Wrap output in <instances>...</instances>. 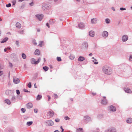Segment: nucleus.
<instances>
[{"label": "nucleus", "mask_w": 132, "mask_h": 132, "mask_svg": "<svg viewBox=\"0 0 132 132\" xmlns=\"http://www.w3.org/2000/svg\"><path fill=\"white\" fill-rule=\"evenodd\" d=\"M102 70L104 73L107 75H110L112 73V72L111 69L107 66H105L103 67Z\"/></svg>", "instance_id": "f257e3e1"}, {"label": "nucleus", "mask_w": 132, "mask_h": 132, "mask_svg": "<svg viewBox=\"0 0 132 132\" xmlns=\"http://www.w3.org/2000/svg\"><path fill=\"white\" fill-rule=\"evenodd\" d=\"M40 60V58H39L37 61H35V60L34 58L32 59L31 60V62L32 64H37L39 62Z\"/></svg>", "instance_id": "f03ea898"}, {"label": "nucleus", "mask_w": 132, "mask_h": 132, "mask_svg": "<svg viewBox=\"0 0 132 132\" xmlns=\"http://www.w3.org/2000/svg\"><path fill=\"white\" fill-rule=\"evenodd\" d=\"M13 82L15 84L19 83L20 82L19 79L18 78H16L15 77L13 78Z\"/></svg>", "instance_id": "7ed1b4c3"}, {"label": "nucleus", "mask_w": 132, "mask_h": 132, "mask_svg": "<svg viewBox=\"0 0 132 132\" xmlns=\"http://www.w3.org/2000/svg\"><path fill=\"white\" fill-rule=\"evenodd\" d=\"M108 32L106 31H104L102 33V36L104 37H107L108 36Z\"/></svg>", "instance_id": "20e7f679"}, {"label": "nucleus", "mask_w": 132, "mask_h": 132, "mask_svg": "<svg viewBox=\"0 0 132 132\" xmlns=\"http://www.w3.org/2000/svg\"><path fill=\"white\" fill-rule=\"evenodd\" d=\"M36 16L40 21L41 20L43 17V16L42 14H37Z\"/></svg>", "instance_id": "39448f33"}, {"label": "nucleus", "mask_w": 132, "mask_h": 132, "mask_svg": "<svg viewBox=\"0 0 132 132\" xmlns=\"http://www.w3.org/2000/svg\"><path fill=\"white\" fill-rule=\"evenodd\" d=\"M122 40L123 42H125L128 39V37L126 35H124L122 37Z\"/></svg>", "instance_id": "423d86ee"}, {"label": "nucleus", "mask_w": 132, "mask_h": 132, "mask_svg": "<svg viewBox=\"0 0 132 132\" xmlns=\"http://www.w3.org/2000/svg\"><path fill=\"white\" fill-rule=\"evenodd\" d=\"M47 123L49 126H52L54 125L53 122L51 120H48Z\"/></svg>", "instance_id": "0eeeda50"}, {"label": "nucleus", "mask_w": 132, "mask_h": 132, "mask_svg": "<svg viewBox=\"0 0 132 132\" xmlns=\"http://www.w3.org/2000/svg\"><path fill=\"white\" fill-rule=\"evenodd\" d=\"M26 106L28 109H30L32 107V104L31 103H29L27 104Z\"/></svg>", "instance_id": "6e6552de"}, {"label": "nucleus", "mask_w": 132, "mask_h": 132, "mask_svg": "<svg viewBox=\"0 0 132 132\" xmlns=\"http://www.w3.org/2000/svg\"><path fill=\"white\" fill-rule=\"evenodd\" d=\"M48 6L47 4H44L42 6V8L44 10L48 9Z\"/></svg>", "instance_id": "1a4fd4ad"}, {"label": "nucleus", "mask_w": 132, "mask_h": 132, "mask_svg": "<svg viewBox=\"0 0 132 132\" xmlns=\"http://www.w3.org/2000/svg\"><path fill=\"white\" fill-rule=\"evenodd\" d=\"M78 26L79 28L81 29L84 28L85 25L82 23L80 22L78 24Z\"/></svg>", "instance_id": "9d476101"}, {"label": "nucleus", "mask_w": 132, "mask_h": 132, "mask_svg": "<svg viewBox=\"0 0 132 132\" xmlns=\"http://www.w3.org/2000/svg\"><path fill=\"white\" fill-rule=\"evenodd\" d=\"M110 111H115L116 110V108L112 105H111L110 106Z\"/></svg>", "instance_id": "9b49d317"}, {"label": "nucleus", "mask_w": 132, "mask_h": 132, "mask_svg": "<svg viewBox=\"0 0 132 132\" xmlns=\"http://www.w3.org/2000/svg\"><path fill=\"white\" fill-rule=\"evenodd\" d=\"M48 114L50 116L52 117L54 114V112L52 110H50L48 112Z\"/></svg>", "instance_id": "f8f14e48"}, {"label": "nucleus", "mask_w": 132, "mask_h": 132, "mask_svg": "<svg viewBox=\"0 0 132 132\" xmlns=\"http://www.w3.org/2000/svg\"><path fill=\"white\" fill-rule=\"evenodd\" d=\"M89 35L90 36L94 37V32L93 31H90L89 32Z\"/></svg>", "instance_id": "ddd939ff"}, {"label": "nucleus", "mask_w": 132, "mask_h": 132, "mask_svg": "<svg viewBox=\"0 0 132 132\" xmlns=\"http://www.w3.org/2000/svg\"><path fill=\"white\" fill-rule=\"evenodd\" d=\"M125 91L127 93H131V91L129 88H125L124 89Z\"/></svg>", "instance_id": "4468645a"}, {"label": "nucleus", "mask_w": 132, "mask_h": 132, "mask_svg": "<svg viewBox=\"0 0 132 132\" xmlns=\"http://www.w3.org/2000/svg\"><path fill=\"white\" fill-rule=\"evenodd\" d=\"M107 101L106 100H103L101 101V103L102 104H106L107 103Z\"/></svg>", "instance_id": "2eb2a0df"}, {"label": "nucleus", "mask_w": 132, "mask_h": 132, "mask_svg": "<svg viewBox=\"0 0 132 132\" xmlns=\"http://www.w3.org/2000/svg\"><path fill=\"white\" fill-rule=\"evenodd\" d=\"M84 57L82 56H80L78 59V60L80 61H84Z\"/></svg>", "instance_id": "dca6fc26"}, {"label": "nucleus", "mask_w": 132, "mask_h": 132, "mask_svg": "<svg viewBox=\"0 0 132 132\" xmlns=\"http://www.w3.org/2000/svg\"><path fill=\"white\" fill-rule=\"evenodd\" d=\"M16 26L17 28H20L21 27L20 24L19 22H17L16 23Z\"/></svg>", "instance_id": "f3484780"}, {"label": "nucleus", "mask_w": 132, "mask_h": 132, "mask_svg": "<svg viewBox=\"0 0 132 132\" xmlns=\"http://www.w3.org/2000/svg\"><path fill=\"white\" fill-rule=\"evenodd\" d=\"M35 54L36 55H39L40 54V52L38 49L36 50L35 52Z\"/></svg>", "instance_id": "a211bd4d"}, {"label": "nucleus", "mask_w": 132, "mask_h": 132, "mask_svg": "<svg viewBox=\"0 0 132 132\" xmlns=\"http://www.w3.org/2000/svg\"><path fill=\"white\" fill-rule=\"evenodd\" d=\"M8 38L7 37H5L1 42L2 43H4L6 42L8 40Z\"/></svg>", "instance_id": "6ab92c4d"}, {"label": "nucleus", "mask_w": 132, "mask_h": 132, "mask_svg": "<svg viewBox=\"0 0 132 132\" xmlns=\"http://www.w3.org/2000/svg\"><path fill=\"white\" fill-rule=\"evenodd\" d=\"M97 19H92L91 22L92 23H95L97 22Z\"/></svg>", "instance_id": "aec40b11"}, {"label": "nucleus", "mask_w": 132, "mask_h": 132, "mask_svg": "<svg viewBox=\"0 0 132 132\" xmlns=\"http://www.w3.org/2000/svg\"><path fill=\"white\" fill-rule=\"evenodd\" d=\"M127 123H131L132 122V120L131 118H129L127 120Z\"/></svg>", "instance_id": "412c9836"}, {"label": "nucleus", "mask_w": 132, "mask_h": 132, "mask_svg": "<svg viewBox=\"0 0 132 132\" xmlns=\"http://www.w3.org/2000/svg\"><path fill=\"white\" fill-rule=\"evenodd\" d=\"M92 59H94V60H93V62H94V64H97L98 63V62H97V60L95 59H94V57H93Z\"/></svg>", "instance_id": "4be33fe9"}, {"label": "nucleus", "mask_w": 132, "mask_h": 132, "mask_svg": "<svg viewBox=\"0 0 132 132\" xmlns=\"http://www.w3.org/2000/svg\"><path fill=\"white\" fill-rule=\"evenodd\" d=\"M5 102L8 104H11L10 101L8 99L5 100Z\"/></svg>", "instance_id": "5701e85b"}, {"label": "nucleus", "mask_w": 132, "mask_h": 132, "mask_svg": "<svg viewBox=\"0 0 132 132\" xmlns=\"http://www.w3.org/2000/svg\"><path fill=\"white\" fill-rule=\"evenodd\" d=\"M42 97V96L40 95H38L37 98V100H40Z\"/></svg>", "instance_id": "b1692460"}, {"label": "nucleus", "mask_w": 132, "mask_h": 132, "mask_svg": "<svg viewBox=\"0 0 132 132\" xmlns=\"http://www.w3.org/2000/svg\"><path fill=\"white\" fill-rule=\"evenodd\" d=\"M43 43V41H40L39 43V46L40 47H42V44Z\"/></svg>", "instance_id": "393cba45"}, {"label": "nucleus", "mask_w": 132, "mask_h": 132, "mask_svg": "<svg viewBox=\"0 0 132 132\" xmlns=\"http://www.w3.org/2000/svg\"><path fill=\"white\" fill-rule=\"evenodd\" d=\"M32 121L28 122L27 123V125L28 126H30L32 124Z\"/></svg>", "instance_id": "a878e982"}, {"label": "nucleus", "mask_w": 132, "mask_h": 132, "mask_svg": "<svg viewBox=\"0 0 132 132\" xmlns=\"http://www.w3.org/2000/svg\"><path fill=\"white\" fill-rule=\"evenodd\" d=\"M43 69L45 71H47L48 69V68L46 66L43 67Z\"/></svg>", "instance_id": "bb28decb"}, {"label": "nucleus", "mask_w": 132, "mask_h": 132, "mask_svg": "<svg viewBox=\"0 0 132 132\" xmlns=\"http://www.w3.org/2000/svg\"><path fill=\"white\" fill-rule=\"evenodd\" d=\"M22 57L23 59H25L26 58V55L24 53H22Z\"/></svg>", "instance_id": "cd10ccee"}, {"label": "nucleus", "mask_w": 132, "mask_h": 132, "mask_svg": "<svg viewBox=\"0 0 132 132\" xmlns=\"http://www.w3.org/2000/svg\"><path fill=\"white\" fill-rule=\"evenodd\" d=\"M77 131L79 132H83L82 129V128H80L78 129H77Z\"/></svg>", "instance_id": "c85d7f7f"}, {"label": "nucleus", "mask_w": 132, "mask_h": 132, "mask_svg": "<svg viewBox=\"0 0 132 132\" xmlns=\"http://www.w3.org/2000/svg\"><path fill=\"white\" fill-rule=\"evenodd\" d=\"M105 21L106 23H110V20L108 19H106L105 20Z\"/></svg>", "instance_id": "c756f323"}, {"label": "nucleus", "mask_w": 132, "mask_h": 132, "mask_svg": "<svg viewBox=\"0 0 132 132\" xmlns=\"http://www.w3.org/2000/svg\"><path fill=\"white\" fill-rule=\"evenodd\" d=\"M11 91L9 90H6V93L7 95H9V93H11Z\"/></svg>", "instance_id": "7c9ffc66"}, {"label": "nucleus", "mask_w": 132, "mask_h": 132, "mask_svg": "<svg viewBox=\"0 0 132 132\" xmlns=\"http://www.w3.org/2000/svg\"><path fill=\"white\" fill-rule=\"evenodd\" d=\"M57 60L58 61H61V59L60 57H57Z\"/></svg>", "instance_id": "2f4dec72"}, {"label": "nucleus", "mask_w": 132, "mask_h": 132, "mask_svg": "<svg viewBox=\"0 0 132 132\" xmlns=\"http://www.w3.org/2000/svg\"><path fill=\"white\" fill-rule=\"evenodd\" d=\"M32 42L34 45H36L37 44V43H36V41L35 40H34V39L33 40H32Z\"/></svg>", "instance_id": "473e14b6"}, {"label": "nucleus", "mask_w": 132, "mask_h": 132, "mask_svg": "<svg viewBox=\"0 0 132 132\" xmlns=\"http://www.w3.org/2000/svg\"><path fill=\"white\" fill-rule=\"evenodd\" d=\"M16 2V0H13L12 2L13 3V5H15Z\"/></svg>", "instance_id": "72a5a7b5"}, {"label": "nucleus", "mask_w": 132, "mask_h": 132, "mask_svg": "<svg viewBox=\"0 0 132 132\" xmlns=\"http://www.w3.org/2000/svg\"><path fill=\"white\" fill-rule=\"evenodd\" d=\"M28 86L29 88H30L31 87V83L30 82L28 84Z\"/></svg>", "instance_id": "f704fd0d"}, {"label": "nucleus", "mask_w": 132, "mask_h": 132, "mask_svg": "<svg viewBox=\"0 0 132 132\" xmlns=\"http://www.w3.org/2000/svg\"><path fill=\"white\" fill-rule=\"evenodd\" d=\"M54 98H57L58 97L57 95L56 94H54Z\"/></svg>", "instance_id": "c9c22d12"}, {"label": "nucleus", "mask_w": 132, "mask_h": 132, "mask_svg": "<svg viewBox=\"0 0 132 132\" xmlns=\"http://www.w3.org/2000/svg\"><path fill=\"white\" fill-rule=\"evenodd\" d=\"M70 58L71 60H73L75 58V57L73 55H71L70 56Z\"/></svg>", "instance_id": "e433bc0d"}, {"label": "nucleus", "mask_w": 132, "mask_h": 132, "mask_svg": "<svg viewBox=\"0 0 132 132\" xmlns=\"http://www.w3.org/2000/svg\"><path fill=\"white\" fill-rule=\"evenodd\" d=\"M16 92L18 95H19L20 94V92L19 90H16Z\"/></svg>", "instance_id": "4c0bfd02"}, {"label": "nucleus", "mask_w": 132, "mask_h": 132, "mask_svg": "<svg viewBox=\"0 0 132 132\" xmlns=\"http://www.w3.org/2000/svg\"><path fill=\"white\" fill-rule=\"evenodd\" d=\"M11 4L10 3H9L8 4H6V6L7 7H10L11 6Z\"/></svg>", "instance_id": "58836bf2"}, {"label": "nucleus", "mask_w": 132, "mask_h": 132, "mask_svg": "<svg viewBox=\"0 0 132 132\" xmlns=\"http://www.w3.org/2000/svg\"><path fill=\"white\" fill-rule=\"evenodd\" d=\"M21 110L22 111V112L23 113L24 112L26 111V110H25V109H24L23 108H22L21 109Z\"/></svg>", "instance_id": "ea45409f"}, {"label": "nucleus", "mask_w": 132, "mask_h": 132, "mask_svg": "<svg viewBox=\"0 0 132 132\" xmlns=\"http://www.w3.org/2000/svg\"><path fill=\"white\" fill-rule=\"evenodd\" d=\"M55 121L57 122H59L60 121V120L58 118L56 119H55Z\"/></svg>", "instance_id": "a19ab883"}, {"label": "nucleus", "mask_w": 132, "mask_h": 132, "mask_svg": "<svg viewBox=\"0 0 132 132\" xmlns=\"http://www.w3.org/2000/svg\"><path fill=\"white\" fill-rule=\"evenodd\" d=\"M84 45L85 46V47L86 48H87L88 47V44L87 43H85L84 44Z\"/></svg>", "instance_id": "79ce46f5"}, {"label": "nucleus", "mask_w": 132, "mask_h": 132, "mask_svg": "<svg viewBox=\"0 0 132 132\" xmlns=\"http://www.w3.org/2000/svg\"><path fill=\"white\" fill-rule=\"evenodd\" d=\"M34 111L35 113H37L38 112V110L37 109H35L34 110Z\"/></svg>", "instance_id": "37998d69"}, {"label": "nucleus", "mask_w": 132, "mask_h": 132, "mask_svg": "<svg viewBox=\"0 0 132 132\" xmlns=\"http://www.w3.org/2000/svg\"><path fill=\"white\" fill-rule=\"evenodd\" d=\"M132 58V55H130V58H129V60L130 61H131V59Z\"/></svg>", "instance_id": "c03bdc74"}, {"label": "nucleus", "mask_w": 132, "mask_h": 132, "mask_svg": "<svg viewBox=\"0 0 132 132\" xmlns=\"http://www.w3.org/2000/svg\"><path fill=\"white\" fill-rule=\"evenodd\" d=\"M3 73V72L0 70V76L2 75Z\"/></svg>", "instance_id": "a18cd8bd"}, {"label": "nucleus", "mask_w": 132, "mask_h": 132, "mask_svg": "<svg viewBox=\"0 0 132 132\" xmlns=\"http://www.w3.org/2000/svg\"><path fill=\"white\" fill-rule=\"evenodd\" d=\"M120 10H126V9L125 8H120Z\"/></svg>", "instance_id": "49530a36"}, {"label": "nucleus", "mask_w": 132, "mask_h": 132, "mask_svg": "<svg viewBox=\"0 0 132 132\" xmlns=\"http://www.w3.org/2000/svg\"><path fill=\"white\" fill-rule=\"evenodd\" d=\"M30 5L31 6H32L34 5V3L33 2L30 3Z\"/></svg>", "instance_id": "de8ad7c7"}, {"label": "nucleus", "mask_w": 132, "mask_h": 132, "mask_svg": "<svg viewBox=\"0 0 132 132\" xmlns=\"http://www.w3.org/2000/svg\"><path fill=\"white\" fill-rule=\"evenodd\" d=\"M24 91L25 92H28V90L25 89H24Z\"/></svg>", "instance_id": "09e8293b"}, {"label": "nucleus", "mask_w": 132, "mask_h": 132, "mask_svg": "<svg viewBox=\"0 0 132 132\" xmlns=\"http://www.w3.org/2000/svg\"><path fill=\"white\" fill-rule=\"evenodd\" d=\"M23 30H21L20 32V34H23Z\"/></svg>", "instance_id": "8fccbe9b"}, {"label": "nucleus", "mask_w": 132, "mask_h": 132, "mask_svg": "<svg viewBox=\"0 0 132 132\" xmlns=\"http://www.w3.org/2000/svg\"><path fill=\"white\" fill-rule=\"evenodd\" d=\"M19 43L18 41H16V44L17 45H19Z\"/></svg>", "instance_id": "3c124183"}, {"label": "nucleus", "mask_w": 132, "mask_h": 132, "mask_svg": "<svg viewBox=\"0 0 132 132\" xmlns=\"http://www.w3.org/2000/svg\"><path fill=\"white\" fill-rule=\"evenodd\" d=\"M65 118L66 120H67L68 119H70V118H69L68 117H65Z\"/></svg>", "instance_id": "603ef678"}, {"label": "nucleus", "mask_w": 132, "mask_h": 132, "mask_svg": "<svg viewBox=\"0 0 132 132\" xmlns=\"http://www.w3.org/2000/svg\"><path fill=\"white\" fill-rule=\"evenodd\" d=\"M46 26L48 27V28H50V26H49V24H48V23H46Z\"/></svg>", "instance_id": "864d4df0"}, {"label": "nucleus", "mask_w": 132, "mask_h": 132, "mask_svg": "<svg viewBox=\"0 0 132 132\" xmlns=\"http://www.w3.org/2000/svg\"><path fill=\"white\" fill-rule=\"evenodd\" d=\"M9 64L10 65H11V67H12L13 66V65L11 63H9Z\"/></svg>", "instance_id": "5fc2aeb1"}, {"label": "nucleus", "mask_w": 132, "mask_h": 132, "mask_svg": "<svg viewBox=\"0 0 132 132\" xmlns=\"http://www.w3.org/2000/svg\"><path fill=\"white\" fill-rule=\"evenodd\" d=\"M47 96L48 97V101H49L50 100L51 98V97H50L49 96Z\"/></svg>", "instance_id": "6e6d98bb"}, {"label": "nucleus", "mask_w": 132, "mask_h": 132, "mask_svg": "<svg viewBox=\"0 0 132 132\" xmlns=\"http://www.w3.org/2000/svg\"><path fill=\"white\" fill-rule=\"evenodd\" d=\"M54 132H60L58 130H56L55 131H54Z\"/></svg>", "instance_id": "4d7b16f0"}, {"label": "nucleus", "mask_w": 132, "mask_h": 132, "mask_svg": "<svg viewBox=\"0 0 132 132\" xmlns=\"http://www.w3.org/2000/svg\"><path fill=\"white\" fill-rule=\"evenodd\" d=\"M7 48H5V49H4V50L5 52H6L7 51Z\"/></svg>", "instance_id": "13d9d810"}, {"label": "nucleus", "mask_w": 132, "mask_h": 132, "mask_svg": "<svg viewBox=\"0 0 132 132\" xmlns=\"http://www.w3.org/2000/svg\"><path fill=\"white\" fill-rule=\"evenodd\" d=\"M92 53H90V54H89V56H92Z\"/></svg>", "instance_id": "bf43d9fd"}, {"label": "nucleus", "mask_w": 132, "mask_h": 132, "mask_svg": "<svg viewBox=\"0 0 132 132\" xmlns=\"http://www.w3.org/2000/svg\"><path fill=\"white\" fill-rule=\"evenodd\" d=\"M40 31V30H39V29H38V30H37V31L38 32H39V31Z\"/></svg>", "instance_id": "052dcab7"}, {"label": "nucleus", "mask_w": 132, "mask_h": 132, "mask_svg": "<svg viewBox=\"0 0 132 132\" xmlns=\"http://www.w3.org/2000/svg\"><path fill=\"white\" fill-rule=\"evenodd\" d=\"M62 132H63V131H64V129H63V128H62Z\"/></svg>", "instance_id": "680f3d73"}, {"label": "nucleus", "mask_w": 132, "mask_h": 132, "mask_svg": "<svg viewBox=\"0 0 132 132\" xmlns=\"http://www.w3.org/2000/svg\"><path fill=\"white\" fill-rule=\"evenodd\" d=\"M93 94L94 95H95L96 94H95V93H93Z\"/></svg>", "instance_id": "e2e57ef3"}, {"label": "nucleus", "mask_w": 132, "mask_h": 132, "mask_svg": "<svg viewBox=\"0 0 132 132\" xmlns=\"http://www.w3.org/2000/svg\"><path fill=\"white\" fill-rule=\"evenodd\" d=\"M103 97L104 98H106V97L105 96H103Z\"/></svg>", "instance_id": "0e129e2a"}, {"label": "nucleus", "mask_w": 132, "mask_h": 132, "mask_svg": "<svg viewBox=\"0 0 132 132\" xmlns=\"http://www.w3.org/2000/svg\"><path fill=\"white\" fill-rule=\"evenodd\" d=\"M7 49L9 50V49H10V48H9V47H8V48H7Z\"/></svg>", "instance_id": "69168bd1"}, {"label": "nucleus", "mask_w": 132, "mask_h": 132, "mask_svg": "<svg viewBox=\"0 0 132 132\" xmlns=\"http://www.w3.org/2000/svg\"><path fill=\"white\" fill-rule=\"evenodd\" d=\"M61 129H62V128H62V126H61Z\"/></svg>", "instance_id": "338daca9"}, {"label": "nucleus", "mask_w": 132, "mask_h": 132, "mask_svg": "<svg viewBox=\"0 0 132 132\" xmlns=\"http://www.w3.org/2000/svg\"><path fill=\"white\" fill-rule=\"evenodd\" d=\"M71 100L72 101H73V99H71Z\"/></svg>", "instance_id": "774afa93"}]
</instances>
